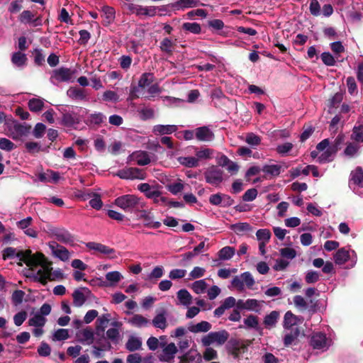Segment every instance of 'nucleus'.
I'll list each match as a JSON object with an SVG mask.
<instances>
[{
    "mask_svg": "<svg viewBox=\"0 0 363 363\" xmlns=\"http://www.w3.org/2000/svg\"><path fill=\"white\" fill-rule=\"evenodd\" d=\"M16 257L29 268L27 277H33L43 284H45L50 277L51 263L41 252L33 254L31 250L17 252L15 248L6 247L3 250V259Z\"/></svg>",
    "mask_w": 363,
    "mask_h": 363,
    "instance_id": "1",
    "label": "nucleus"
},
{
    "mask_svg": "<svg viewBox=\"0 0 363 363\" xmlns=\"http://www.w3.org/2000/svg\"><path fill=\"white\" fill-rule=\"evenodd\" d=\"M4 124L6 135L14 140H21L30 130V125L21 123L12 118H7Z\"/></svg>",
    "mask_w": 363,
    "mask_h": 363,
    "instance_id": "2",
    "label": "nucleus"
},
{
    "mask_svg": "<svg viewBox=\"0 0 363 363\" xmlns=\"http://www.w3.org/2000/svg\"><path fill=\"white\" fill-rule=\"evenodd\" d=\"M229 337V333L222 330L217 332H211L206 335L203 336L201 342L203 346L208 347L211 345H216L217 346H221L228 340Z\"/></svg>",
    "mask_w": 363,
    "mask_h": 363,
    "instance_id": "3",
    "label": "nucleus"
},
{
    "mask_svg": "<svg viewBox=\"0 0 363 363\" xmlns=\"http://www.w3.org/2000/svg\"><path fill=\"white\" fill-rule=\"evenodd\" d=\"M336 264L342 265L347 261H350L351 267H354L357 262V253L354 250L342 247L339 249L333 256Z\"/></svg>",
    "mask_w": 363,
    "mask_h": 363,
    "instance_id": "4",
    "label": "nucleus"
},
{
    "mask_svg": "<svg viewBox=\"0 0 363 363\" xmlns=\"http://www.w3.org/2000/svg\"><path fill=\"white\" fill-rule=\"evenodd\" d=\"M140 199L133 194H126L116 199L114 203L125 212L131 213L139 205Z\"/></svg>",
    "mask_w": 363,
    "mask_h": 363,
    "instance_id": "5",
    "label": "nucleus"
},
{
    "mask_svg": "<svg viewBox=\"0 0 363 363\" xmlns=\"http://www.w3.org/2000/svg\"><path fill=\"white\" fill-rule=\"evenodd\" d=\"M255 284V279L249 272H245L239 276H235L231 281L232 286L240 292L244 291L245 287L252 289Z\"/></svg>",
    "mask_w": 363,
    "mask_h": 363,
    "instance_id": "6",
    "label": "nucleus"
},
{
    "mask_svg": "<svg viewBox=\"0 0 363 363\" xmlns=\"http://www.w3.org/2000/svg\"><path fill=\"white\" fill-rule=\"evenodd\" d=\"M138 189L147 198L152 199L154 203L157 204L167 203V199L162 196L161 192L155 186L143 183L138 185Z\"/></svg>",
    "mask_w": 363,
    "mask_h": 363,
    "instance_id": "7",
    "label": "nucleus"
},
{
    "mask_svg": "<svg viewBox=\"0 0 363 363\" xmlns=\"http://www.w3.org/2000/svg\"><path fill=\"white\" fill-rule=\"evenodd\" d=\"M349 186L353 192L363 197V170L361 167H357L351 172Z\"/></svg>",
    "mask_w": 363,
    "mask_h": 363,
    "instance_id": "8",
    "label": "nucleus"
},
{
    "mask_svg": "<svg viewBox=\"0 0 363 363\" xmlns=\"http://www.w3.org/2000/svg\"><path fill=\"white\" fill-rule=\"evenodd\" d=\"M48 245L54 257L62 262H67L69 259L71 254L65 247L60 245L56 241H50Z\"/></svg>",
    "mask_w": 363,
    "mask_h": 363,
    "instance_id": "9",
    "label": "nucleus"
},
{
    "mask_svg": "<svg viewBox=\"0 0 363 363\" xmlns=\"http://www.w3.org/2000/svg\"><path fill=\"white\" fill-rule=\"evenodd\" d=\"M85 245L89 250L106 255L109 259H116L118 257L117 253L113 248L104 244L96 242H89Z\"/></svg>",
    "mask_w": 363,
    "mask_h": 363,
    "instance_id": "10",
    "label": "nucleus"
},
{
    "mask_svg": "<svg viewBox=\"0 0 363 363\" xmlns=\"http://www.w3.org/2000/svg\"><path fill=\"white\" fill-rule=\"evenodd\" d=\"M332 341L326 335L318 332L312 335L311 344L314 349L327 350L331 345Z\"/></svg>",
    "mask_w": 363,
    "mask_h": 363,
    "instance_id": "11",
    "label": "nucleus"
},
{
    "mask_svg": "<svg viewBox=\"0 0 363 363\" xmlns=\"http://www.w3.org/2000/svg\"><path fill=\"white\" fill-rule=\"evenodd\" d=\"M204 176L207 183L214 186H218L223 179V172L219 167L212 166L207 169L205 172Z\"/></svg>",
    "mask_w": 363,
    "mask_h": 363,
    "instance_id": "12",
    "label": "nucleus"
},
{
    "mask_svg": "<svg viewBox=\"0 0 363 363\" xmlns=\"http://www.w3.org/2000/svg\"><path fill=\"white\" fill-rule=\"evenodd\" d=\"M263 303L264 301L255 298H248L245 301L239 299L237 302V308L240 311L247 310L259 313L262 311Z\"/></svg>",
    "mask_w": 363,
    "mask_h": 363,
    "instance_id": "13",
    "label": "nucleus"
},
{
    "mask_svg": "<svg viewBox=\"0 0 363 363\" xmlns=\"http://www.w3.org/2000/svg\"><path fill=\"white\" fill-rule=\"evenodd\" d=\"M162 352L158 355V359L160 362L172 363L174 362L175 355L178 352L176 345L171 342L167 345L164 343V347H162Z\"/></svg>",
    "mask_w": 363,
    "mask_h": 363,
    "instance_id": "14",
    "label": "nucleus"
},
{
    "mask_svg": "<svg viewBox=\"0 0 363 363\" xmlns=\"http://www.w3.org/2000/svg\"><path fill=\"white\" fill-rule=\"evenodd\" d=\"M343 140L342 136H338L335 140V143L331 145L330 148H328L326 150L322 151L320 155L318 156V161L320 163H325L330 162L336 151L337 150V146L342 143Z\"/></svg>",
    "mask_w": 363,
    "mask_h": 363,
    "instance_id": "15",
    "label": "nucleus"
},
{
    "mask_svg": "<svg viewBox=\"0 0 363 363\" xmlns=\"http://www.w3.org/2000/svg\"><path fill=\"white\" fill-rule=\"evenodd\" d=\"M209 202L214 206L228 207L233 204V199L228 195L224 194H215L209 197Z\"/></svg>",
    "mask_w": 363,
    "mask_h": 363,
    "instance_id": "16",
    "label": "nucleus"
},
{
    "mask_svg": "<svg viewBox=\"0 0 363 363\" xmlns=\"http://www.w3.org/2000/svg\"><path fill=\"white\" fill-rule=\"evenodd\" d=\"M19 21L23 24H28L32 27H37L42 25V20L40 17H36L33 13L30 11H23L19 16Z\"/></svg>",
    "mask_w": 363,
    "mask_h": 363,
    "instance_id": "17",
    "label": "nucleus"
},
{
    "mask_svg": "<svg viewBox=\"0 0 363 363\" xmlns=\"http://www.w3.org/2000/svg\"><path fill=\"white\" fill-rule=\"evenodd\" d=\"M153 156L154 155H150L145 151H136L129 156V159L135 162L138 165L144 166L150 163Z\"/></svg>",
    "mask_w": 363,
    "mask_h": 363,
    "instance_id": "18",
    "label": "nucleus"
},
{
    "mask_svg": "<svg viewBox=\"0 0 363 363\" xmlns=\"http://www.w3.org/2000/svg\"><path fill=\"white\" fill-rule=\"evenodd\" d=\"M51 233L57 241L64 244H70L74 242L73 236L65 228H54Z\"/></svg>",
    "mask_w": 363,
    "mask_h": 363,
    "instance_id": "19",
    "label": "nucleus"
},
{
    "mask_svg": "<svg viewBox=\"0 0 363 363\" xmlns=\"http://www.w3.org/2000/svg\"><path fill=\"white\" fill-rule=\"evenodd\" d=\"M90 294V290L86 287L76 289L73 294V304L76 307H81L85 303L86 296Z\"/></svg>",
    "mask_w": 363,
    "mask_h": 363,
    "instance_id": "20",
    "label": "nucleus"
},
{
    "mask_svg": "<svg viewBox=\"0 0 363 363\" xmlns=\"http://www.w3.org/2000/svg\"><path fill=\"white\" fill-rule=\"evenodd\" d=\"M73 76V72L68 68L61 67L53 71L52 79L57 82H69Z\"/></svg>",
    "mask_w": 363,
    "mask_h": 363,
    "instance_id": "21",
    "label": "nucleus"
},
{
    "mask_svg": "<svg viewBox=\"0 0 363 363\" xmlns=\"http://www.w3.org/2000/svg\"><path fill=\"white\" fill-rule=\"evenodd\" d=\"M140 219L144 222V225L148 228H159L161 223L154 220V215L149 211H141L139 215Z\"/></svg>",
    "mask_w": 363,
    "mask_h": 363,
    "instance_id": "22",
    "label": "nucleus"
},
{
    "mask_svg": "<svg viewBox=\"0 0 363 363\" xmlns=\"http://www.w3.org/2000/svg\"><path fill=\"white\" fill-rule=\"evenodd\" d=\"M228 348L234 358H238L240 354L244 352L246 346L240 340L233 339L229 341Z\"/></svg>",
    "mask_w": 363,
    "mask_h": 363,
    "instance_id": "23",
    "label": "nucleus"
},
{
    "mask_svg": "<svg viewBox=\"0 0 363 363\" xmlns=\"http://www.w3.org/2000/svg\"><path fill=\"white\" fill-rule=\"evenodd\" d=\"M105 278L106 281L102 285L111 287L116 286L123 279V276L118 271H112L106 273Z\"/></svg>",
    "mask_w": 363,
    "mask_h": 363,
    "instance_id": "24",
    "label": "nucleus"
},
{
    "mask_svg": "<svg viewBox=\"0 0 363 363\" xmlns=\"http://www.w3.org/2000/svg\"><path fill=\"white\" fill-rule=\"evenodd\" d=\"M195 136L199 141L209 142L214 138L213 133L206 126L198 128L195 130Z\"/></svg>",
    "mask_w": 363,
    "mask_h": 363,
    "instance_id": "25",
    "label": "nucleus"
},
{
    "mask_svg": "<svg viewBox=\"0 0 363 363\" xmlns=\"http://www.w3.org/2000/svg\"><path fill=\"white\" fill-rule=\"evenodd\" d=\"M94 331L89 328L81 330L77 333L78 340L84 345H91L94 341Z\"/></svg>",
    "mask_w": 363,
    "mask_h": 363,
    "instance_id": "26",
    "label": "nucleus"
},
{
    "mask_svg": "<svg viewBox=\"0 0 363 363\" xmlns=\"http://www.w3.org/2000/svg\"><path fill=\"white\" fill-rule=\"evenodd\" d=\"M177 305L189 307L192 303V296L185 289L179 290L177 292Z\"/></svg>",
    "mask_w": 363,
    "mask_h": 363,
    "instance_id": "27",
    "label": "nucleus"
},
{
    "mask_svg": "<svg viewBox=\"0 0 363 363\" xmlns=\"http://www.w3.org/2000/svg\"><path fill=\"white\" fill-rule=\"evenodd\" d=\"M243 323V325H240L238 328L245 330H259V320L256 315L252 314L247 315V318H244Z\"/></svg>",
    "mask_w": 363,
    "mask_h": 363,
    "instance_id": "28",
    "label": "nucleus"
},
{
    "mask_svg": "<svg viewBox=\"0 0 363 363\" xmlns=\"http://www.w3.org/2000/svg\"><path fill=\"white\" fill-rule=\"evenodd\" d=\"M177 130L175 125H156L152 128V133L156 135H169Z\"/></svg>",
    "mask_w": 363,
    "mask_h": 363,
    "instance_id": "29",
    "label": "nucleus"
},
{
    "mask_svg": "<svg viewBox=\"0 0 363 363\" xmlns=\"http://www.w3.org/2000/svg\"><path fill=\"white\" fill-rule=\"evenodd\" d=\"M62 121L67 126H74L79 123L81 117L77 112L72 111L63 115Z\"/></svg>",
    "mask_w": 363,
    "mask_h": 363,
    "instance_id": "30",
    "label": "nucleus"
},
{
    "mask_svg": "<svg viewBox=\"0 0 363 363\" xmlns=\"http://www.w3.org/2000/svg\"><path fill=\"white\" fill-rule=\"evenodd\" d=\"M303 322V318L295 315L291 311H287L284 318V327L290 328Z\"/></svg>",
    "mask_w": 363,
    "mask_h": 363,
    "instance_id": "31",
    "label": "nucleus"
},
{
    "mask_svg": "<svg viewBox=\"0 0 363 363\" xmlns=\"http://www.w3.org/2000/svg\"><path fill=\"white\" fill-rule=\"evenodd\" d=\"M67 96L74 100H86L87 99L86 91L79 87H70L67 91Z\"/></svg>",
    "mask_w": 363,
    "mask_h": 363,
    "instance_id": "32",
    "label": "nucleus"
},
{
    "mask_svg": "<svg viewBox=\"0 0 363 363\" xmlns=\"http://www.w3.org/2000/svg\"><path fill=\"white\" fill-rule=\"evenodd\" d=\"M200 5L199 0H179L172 4L174 10H180L189 8L196 7Z\"/></svg>",
    "mask_w": 363,
    "mask_h": 363,
    "instance_id": "33",
    "label": "nucleus"
},
{
    "mask_svg": "<svg viewBox=\"0 0 363 363\" xmlns=\"http://www.w3.org/2000/svg\"><path fill=\"white\" fill-rule=\"evenodd\" d=\"M152 325L161 330H164L167 325V318H166V311L164 310H162L160 313H158L152 320Z\"/></svg>",
    "mask_w": 363,
    "mask_h": 363,
    "instance_id": "34",
    "label": "nucleus"
},
{
    "mask_svg": "<svg viewBox=\"0 0 363 363\" xmlns=\"http://www.w3.org/2000/svg\"><path fill=\"white\" fill-rule=\"evenodd\" d=\"M142 339L140 337L132 335L130 336L126 344L125 347L130 352H134L138 350L142 347Z\"/></svg>",
    "mask_w": 363,
    "mask_h": 363,
    "instance_id": "35",
    "label": "nucleus"
},
{
    "mask_svg": "<svg viewBox=\"0 0 363 363\" xmlns=\"http://www.w3.org/2000/svg\"><path fill=\"white\" fill-rule=\"evenodd\" d=\"M279 318V313L277 311H272L264 318V324L268 329L274 328Z\"/></svg>",
    "mask_w": 363,
    "mask_h": 363,
    "instance_id": "36",
    "label": "nucleus"
},
{
    "mask_svg": "<svg viewBox=\"0 0 363 363\" xmlns=\"http://www.w3.org/2000/svg\"><path fill=\"white\" fill-rule=\"evenodd\" d=\"M128 323L135 327L142 328L147 326L150 323V321L143 315L135 314L131 318L128 319Z\"/></svg>",
    "mask_w": 363,
    "mask_h": 363,
    "instance_id": "37",
    "label": "nucleus"
},
{
    "mask_svg": "<svg viewBox=\"0 0 363 363\" xmlns=\"http://www.w3.org/2000/svg\"><path fill=\"white\" fill-rule=\"evenodd\" d=\"M211 325L207 321H201L199 323L191 325L189 327V330L191 333H206L210 330Z\"/></svg>",
    "mask_w": 363,
    "mask_h": 363,
    "instance_id": "38",
    "label": "nucleus"
},
{
    "mask_svg": "<svg viewBox=\"0 0 363 363\" xmlns=\"http://www.w3.org/2000/svg\"><path fill=\"white\" fill-rule=\"evenodd\" d=\"M235 250L234 247L225 246L218 251V259L221 261L229 260L235 255Z\"/></svg>",
    "mask_w": 363,
    "mask_h": 363,
    "instance_id": "39",
    "label": "nucleus"
},
{
    "mask_svg": "<svg viewBox=\"0 0 363 363\" xmlns=\"http://www.w3.org/2000/svg\"><path fill=\"white\" fill-rule=\"evenodd\" d=\"M191 289L196 294H202L207 290L208 284L205 279H199L191 284Z\"/></svg>",
    "mask_w": 363,
    "mask_h": 363,
    "instance_id": "40",
    "label": "nucleus"
},
{
    "mask_svg": "<svg viewBox=\"0 0 363 363\" xmlns=\"http://www.w3.org/2000/svg\"><path fill=\"white\" fill-rule=\"evenodd\" d=\"M133 13L138 16H154L157 13V7L140 6V7H135V11H133Z\"/></svg>",
    "mask_w": 363,
    "mask_h": 363,
    "instance_id": "41",
    "label": "nucleus"
},
{
    "mask_svg": "<svg viewBox=\"0 0 363 363\" xmlns=\"http://www.w3.org/2000/svg\"><path fill=\"white\" fill-rule=\"evenodd\" d=\"M179 163L188 168L196 167L199 166L198 159L195 157H179L177 159Z\"/></svg>",
    "mask_w": 363,
    "mask_h": 363,
    "instance_id": "42",
    "label": "nucleus"
},
{
    "mask_svg": "<svg viewBox=\"0 0 363 363\" xmlns=\"http://www.w3.org/2000/svg\"><path fill=\"white\" fill-rule=\"evenodd\" d=\"M214 151L210 148H201L196 151V159H198V162L201 160H208L213 157Z\"/></svg>",
    "mask_w": 363,
    "mask_h": 363,
    "instance_id": "43",
    "label": "nucleus"
},
{
    "mask_svg": "<svg viewBox=\"0 0 363 363\" xmlns=\"http://www.w3.org/2000/svg\"><path fill=\"white\" fill-rule=\"evenodd\" d=\"M26 55L21 52H15L11 57L13 64L18 67H23L26 65Z\"/></svg>",
    "mask_w": 363,
    "mask_h": 363,
    "instance_id": "44",
    "label": "nucleus"
},
{
    "mask_svg": "<svg viewBox=\"0 0 363 363\" xmlns=\"http://www.w3.org/2000/svg\"><path fill=\"white\" fill-rule=\"evenodd\" d=\"M101 11L103 12V16L106 23L109 24L113 21L116 12L113 7L104 6L102 7Z\"/></svg>",
    "mask_w": 363,
    "mask_h": 363,
    "instance_id": "45",
    "label": "nucleus"
},
{
    "mask_svg": "<svg viewBox=\"0 0 363 363\" xmlns=\"http://www.w3.org/2000/svg\"><path fill=\"white\" fill-rule=\"evenodd\" d=\"M44 105L43 99L40 98H33L28 101V107L33 112H38L42 110Z\"/></svg>",
    "mask_w": 363,
    "mask_h": 363,
    "instance_id": "46",
    "label": "nucleus"
},
{
    "mask_svg": "<svg viewBox=\"0 0 363 363\" xmlns=\"http://www.w3.org/2000/svg\"><path fill=\"white\" fill-rule=\"evenodd\" d=\"M272 234L269 230L264 228L259 229L256 232V238L259 242H269Z\"/></svg>",
    "mask_w": 363,
    "mask_h": 363,
    "instance_id": "47",
    "label": "nucleus"
},
{
    "mask_svg": "<svg viewBox=\"0 0 363 363\" xmlns=\"http://www.w3.org/2000/svg\"><path fill=\"white\" fill-rule=\"evenodd\" d=\"M47 319L41 314L36 313L28 320V324L30 326H40L43 327L45 325Z\"/></svg>",
    "mask_w": 363,
    "mask_h": 363,
    "instance_id": "48",
    "label": "nucleus"
},
{
    "mask_svg": "<svg viewBox=\"0 0 363 363\" xmlns=\"http://www.w3.org/2000/svg\"><path fill=\"white\" fill-rule=\"evenodd\" d=\"M184 188V184L181 179H178L177 182L171 183L167 186V190L174 195H177L180 193Z\"/></svg>",
    "mask_w": 363,
    "mask_h": 363,
    "instance_id": "49",
    "label": "nucleus"
},
{
    "mask_svg": "<svg viewBox=\"0 0 363 363\" xmlns=\"http://www.w3.org/2000/svg\"><path fill=\"white\" fill-rule=\"evenodd\" d=\"M281 166L279 164H267L263 167L262 171L273 177L278 176L281 172Z\"/></svg>",
    "mask_w": 363,
    "mask_h": 363,
    "instance_id": "50",
    "label": "nucleus"
},
{
    "mask_svg": "<svg viewBox=\"0 0 363 363\" xmlns=\"http://www.w3.org/2000/svg\"><path fill=\"white\" fill-rule=\"evenodd\" d=\"M231 229L238 235L250 231L252 227L247 223H238L231 226Z\"/></svg>",
    "mask_w": 363,
    "mask_h": 363,
    "instance_id": "51",
    "label": "nucleus"
},
{
    "mask_svg": "<svg viewBox=\"0 0 363 363\" xmlns=\"http://www.w3.org/2000/svg\"><path fill=\"white\" fill-rule=\"evenodd\" d=\"M154 79V76L151 73H144L142 74L139 82L138 86L141 88H145L148 86Z\"/></svg>",
    "mask_w": 363,
    "mask_h": 363,
    "instance_id": "52",
    "label": "nucleus"
},
{
    "mask_svg": "<svg viewBox=\"0 0 363 363\" xmlns=\"http://www.w3.org/2000/svg\"><path fill=\"white\" fill-rule=\"evenodd\" d=\"M102 99H103V101H106V102H113V103H116V102L119 101V100H120L119 96L118 95V94L116 92H115L113 91H111V90H107L104 92L103 96H102Z\"/></svg>",
    "mask_w": 363,
    "mask_h": 363,
    "instance_id": "53",
    "label": "nucleus"
},
{
    "mask_svg": "<svg viewBox=\"0 0 363 363\" xmlns=\"http://www.w3.org/2000/svg\"><path fill=\"white\" fill-rule=\"evenodd\" d=\"M206 269L201 267H194L189 274V280L199 279L204 276Z\"/></svg>",
    "mask_w": 363,
    "mask_h": 363,
    "instance_id": "54",
    "label": "nucleus"
},
{
    "mask_svg": "<svg viewBox=\"0 0 363 363\" xmlns=\"http://www.w3.org/2000/svg\"><path fill=\"white\" fill-rule=\"evenodd\" d=\"M352 139L357 143H363V125L354 127Z\"/></svg>",
    "mask_w": 363,
    "mask_h": 363,
    "instance_id": "55",
    "label": "nucleus"
},
{
    "mask_svg": "<svg viewBox=\"0 0 363 363\" xmlns=\"http://www.w3.org/2000/svg\"><path fill=\"white\" fill-rule=\"evenodd\" d=\"M279 253L282 257L288 259H291V260L294 259L297 255V253H296V251L295 250V249L291 248V247L281 248L279 250Z\"/></svg>",
    "mask_w": 363,
    "mask_h": 363,
    "instance_id": "56",
    "label": "nucleus"
},
{
    "mask_svg": "<svg viewBox=\"0 0 363 363\" xmlns=\"http://www.w3.org/2000/svg\"><path fill=\"white\" fill-rule=\"evenodd\" d=\"M294 145L291 143H285L277 145L276 150L278 154L281 156L287 155L289 152L292 150Z\"/></svg>",
    "mask_w": 363,
    "mask_h": 363,
    "instance_id": "57",
    "label": "nucleus"
},
{
    "mask_svg": "<svg viewBox=\"0 0 363 363\" xmlns=\"http://www.w3.org/2000/svg\"><path fill=\"white\" fill-rule=\"evenodd\" d=\"M69 337V332L67 329H58L55 330L52 335L53 341L65 340Z\"/></svg>",
    "mask_w": 363,
    "mask_h": 363,
    "instance_id": "58",
    "label": "nucleus"
},
{
    "mask_svg": "<svg viewBox=\"0 0 363 363\" xmlns=\"http://www.w3.org/2000/svg\"><path fill=\"white\" fill-rule=\"evenodd\" d=\"M182 28L194 34L199 33L201 30L200 25L197 23H184Z\"/></svg>",
    "mask_w": 363,
    "mask_h": 363,
    "instance_id": "59",
    "label": "nucleus"
},
{
    "mask_svg": "<svg viewBox=\"0 0 363 363\" xmlns=\"http://www.w3.org/2000/svg\"><path fill=\"white\" fill-rule=\"evenodd\" d=\"M186 274V270L184 269H174L169 273V278L173 280L184 278Z\"/></svg>",
    "mask_w": 363,
    "mask_h": 363,
    "instance_id": "60",
    "label": "nucleus"
},
{
    "mask_svg": "<svg viewBox=\"0 0 363 363\" xmlns=\"http://www.w3.org/2000/svg\"><path fill=\"white\" fill-rule=\"evenodd\" d=\"M147 345L150 350L155 351L159 347H164V343L160 342L159 340L155 337H150L147 340Z\"/></svg>",
    "mask_w": 363,
    "mask_h": 363,
    "instance_id": "61",
    "label": "nucleus"
},
{
    "mask_svg": "<svg viewBox=\"0 0 363 363\" xmlns=\"http://www.w3.org/2000/svg\"><path fill=\"white\" fill-rule=\"evenodd\" d=\"M16 147L13 142L5 138H0V149L6 151H11Z\"/></svg>",
    "mask_w": 363,
    "mask_h": 363,
    "instance_id": "62",
    "label": "nucleus"
},
{
    "mask_svg": "<svg viewBox=\"0 0 363 363\" xmlns=\"http://www.w3.org/2000/svg\"><path fill=\"white\" fill-rule=\"evenodd\" d=\"M311 13L314 16H318L321 14V7L317 0H311L309 5Z\"/></svg>",
    "mask_w": 363,
    "mask_h": 363,
    "instance_id": "63",
    "label": "nucleus"
},
{
    "mask_svg": "<svg viewBox=\"0 0 363 363\" xmlns=\"http://www.w3.org/2000/svg\"><path fill=\"white\" fill-rule=\"evenodd\" d=\"M353 9L357 12L353 18L359 19L363 16V0H353Z\"/></svg>",
    "mask_w": 363,
    "mask_h": 363,
    "instance_id": "64",
    "label": "nucleus"
}]
</instances>
